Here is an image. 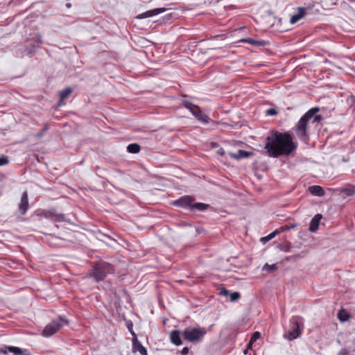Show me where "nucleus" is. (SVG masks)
<instances>
[{
	"label": "nucleus",
	"instance_id": "ea45409f",
	"mask_svg": "<svg viewBox=\"0 0 355 355\" xmlns=\"http://www.w3.org/2000/svg\"><path fill=\"white\" fill-rule=\"evenodd\" d=\"M15 355H29V354L26 353V350L22 349L21 352L20 354H15Z\"/></svg>",
	"mask_w": 355,
	"mask_h": 355
},
{
	"label": "nucleus",
	"instance_id": "473e14b6",
	"mask_svg": "<svg viewBox=\"0 0 355 355\" xmlns=\"http://www.w3.org/2000/svg\"><path fill=\"white\" fill-rule=\"evenodd\" d=\"M351 351L349 349L343 348L338 354V355H350Z\"/></svg>",
	"mask_w": 355,
	"mask_h": 355
},
{
	"label": "nucleus",
	"instance_id": "ddd939ff",
	"mask_svg": "<svg viewBox=\"0 0 355 355\" xmlns=\"http://www.w3.org/2000/svg\"><path fill=\"white\" fill-rule=\"evenodd\" d=\"M309 191L315 196L322 197L324 195V191L320 186L313 185L308 188Z\"/></svg>",
	"mask_w": 355,
	"mask_h": 355
},
{
	"label": "nucleus",
	"instance_id": "6ab92c4d",
	"mask_svg": "<svg viewBox=\"0 0 355 355\" xmlns=\"http://www.w3.org/2000/svg\"><path fill=\"white\" fill-rule=\"evenodd\" d=\"M318 111L319 109L318 107L311 108L308 112H306L301 118L304 119V120L309 122V121L311 119Z\"/></svg>",
	"mask_w": 355,
	"mask_h": 355
},
{
	"label": "nucleus",
	"instance_id": "2f4dec72",
	"mask_svg": "<svg viewBox=\"0 0 355 355\" xmlns=\"http://www.w3.org/2000/svg\"><path fill=\"white\" fill-rule=\"evenodd\" d=\"M9 162V159L6 156L0 157V166H3Z\"/></svg>",
	"mask_w": 355,
	"mask_h": 355
},
{
	"label": "nucleus",
	"instance_id": "dca6fc26",
	"mask_svg": "<svg viewBox=\"0 0 355 355\" xmlns=\"http://www.w3.org/2000/svg\"><path fill=\"white\" fill-rule=\"evenodd\" d=\"M321 218V216L319 214L315 215L312 220H311L309 225V231L311 232H315L318 228V225L320 220Z\"/></svg>",
	"mask_w": 355,
	"mask_h": 355
},
{
	"label": "nucleus",
	"instance_id": "393cba45",
	"mask_svg": "<svg viewBox=\"0 0 355 355\" xmlns=\"http://www.w3.org/2000/svg\"><path fill=\"white\" fill-rule=\"evenodd\" d=\"M260 336L261 334L259 331L254 332L249 341V345H252V343L255 342L257 339H259Z\"/></svg>",
	"mask_w": 355,
	"mask_h": 355
},
{
	"label": "nucleus",
	"instance_id": "c85d7f7f",
	"mask_svg": "<svg viewBox=\"0 0 355 355\" xmlns=\"http://www.w3.org/2000/svg\"><path fill=\"white\" fill-rule=\"evenodd\" d=\"M53 218L55 221H58V222L67 221V219L65 218L64 214H55L53 216Z\"/></svg>",
	"mask_w": 355,
	"mask_h": 355
},
{
	"label": "nucleus",
	"instance_id": "412c9836",
	"mask_svg": "<svg viewBox=\"0 0 355 355\" xmlns=\"http://www.w3.org/2000/svg\"><path fill=\"white\" fill-rule=\"evenodd\" d=\"M338 318L342 322H345L349 320V314L345 310L342 309L338 313Z\"/></svg>",
	"mask_w": 355,
	"mask_h": 355
},
{
	"label": "nucleus",
	"instance_id": "c9c22d12",
	"mask_svg": "<svg viewBox=\"0 0 355 355\" xmlns=\"http://www.w3.org/2000/svg\"><path fill=\"white\" fill-rule=\"evenodd\" d=\"M352 344L353 345V347H349L348 349L350 348V351L352 352H355V339L352 340Z\"/></svg>",
	"mask_w": 355,
	"mask_h": 355
},
{
	"label": "nucleus",
	"instance_id": "423d86ee",
	"mask_svg": "<svg viewBox=\"0 0 355 355\" xmlns=\"http://www.w3.org/2000/svg\"><path fill=\"white\" fill-rule=\"evenodd\" d=\"M183 106L188 109L197 120L204 123H207L209 122V118L208 116L202 114L198 106L193 105L191 102L188 101H183Z\"/></svg>",
	"mask_w": 355,
	"mask_h": 355
},
{
	"label": "nucleus",
	"instance_id": "4be33fe9",
	"mask_svg": "<svg viewBox=\"0 0 355 355\" xmlns=\"http://www.w3.org/2000/svg\"><path fill=\"white\" fill-rule=\"evenodd\" d=\"M140 146L137 144H129L127 147V150L130 153H137L140 151Z\"/></svg>",
	"mask_w": 355,
	"mask_h": 355
},
{
	"label": "nucleus",
	"instance_id": "7ed1b4c3",
	"mask_svg": "<svg viewBox=\"0 0 355 355\" xmlns=\"http://www.w3.org/2000/svg\"><path fill=\"white\" fill-rule=\"evenodd\" d=\"M67 324L68 321L67 320L62 317H58L44 327L42 335L44 337H50Z\"/></svg>",
	"mask_w": 355,
	"mask_h": 355
},
{
	"label": "nucleus",
	"instance_id": "f257e3e1",
	"mask_svg": "<svg viewBox=\"0 0 355 355\" xmlns=\"http://www.w3.org/2000/svg\"><path fill=\"white\" fill-rule=\"evenodd\" d=\"M296 147L293 142L292 137L287 132H271L266 138L265 149L268 155L272 157H278L282 155H288Z\"/></svg>",
	"mask_w": 355,
	"mask_h": 355
},
{
	"label": "nucleus",
	"instance_id": "72a5a7b5",
	"mask_svg": "<svg viewBox=\"0 0 355 355\" xmlns=\"http://www.w3.org/2000/svg\"><path fill=\"white\" fill-rule=\"evenodd\" d=\"M219 294L220 295L227 296L230 295V291L225 288H222L220 291Z\"/></svg>",
	"mask_w": 355,
	"mask_h": 355
},
{
	"label": "nucleus",
	"instance_id": "f03ea898",
	"mask_svg": "<svg viewBox=\"0 0 355 355\" xmlns=\"http://www.w3.org/2000/svg\"><path fill=\"white\" fill-rule=\"evenodd\" d=\"M114 270L115 268L113 265L101 261L94 263L92 268L89 271L88 275L95 282H98L103 281L107 275L114 273Z\"/></svg>",
	"mask_w": 355,
	"mask_h": 355
},
{
	"label": "nucleus",
	"instance_id": "aec40b11",
	"mask_svg": "<svg viewBox=\"0 0 355 355\" xmlns=\"http://www.w3.org/2000/svg\"><path fill=\"white\" fill-rule=\"evenodd\" d=\"M72 92V89L67 87L60 92V101L58 105H60L62 101L68 97V96Z\"/></svg>",
	"mask_w": 355,
	"mask_h": 355
},
{
	"label": "nucleus",
	"instance_id": "5701e85b",
	"mask_svg": "<svg viewBox=\"0 0 355 355\" xmlns=\"http://www.w3.org/2000/svg\"><path fill=\"white\" fill-rule=\"evenodd\" d=\"M279 233V231L278 230H275L273 232L270 233V234H268L267 236H265V237H263L261 238V241L265 243H266L267 241L271 240L272 239H273L277 234H278Z\"/></svg>",
	"mask_w": 355,
	"mask_h": 355
},
{
	"label": "nucleus",
	"instance_id": "20e7f679",
	"mask_svg": "<svg viewBox=\"0 0 355 355\" xmlns=\"http://www.w3.org/2000/svg\"><path fill=\"white\" fill-rule=\"evenodd\" d=\"M206 331L201 328L187 327L183 333V337L185 340L190 342H198L205 335Z\"/></svg>",
	"mask_w": 355,
	"mask_h": 355
},
{
	"label": "nucleus",
	"instance_id": "a878e982",
	"mask_svg": "<svg viewBox=\"0 0 355 355\" xmlns=\"http://www.w3.org/2000/svg\"><path fill=\"white\" fill-rule=\"evenodd\" d=\"M343 194L349 196H353L355 194V188L354 187H349L343 190Z\"/></svg>",
	"mask_w": 355,
	"mask_h": 355
},
{
	"label": "nucleus",
	"instance_id": "f3484780",
	"mask_svg": "<svg viewBox=\"0 0 355 355\" xmlns=\"http://www.w3.org/2000/svg\"><path fill=\"white\" fill-rule=\"evenodd\" d=\"M242 41L257 46H263L268 44V42L265 40H255L250 37L243 39Z\"/></svg>",
	"mask_w": 355,
	"mask_h": 355
},
{
	"label": "nucleus",
	"instance_id": "79ce46f5",
	"mask_svg": "<svg viewBox=\"0 0 355 355\" xmlns=\"http://www.w3.org/2000/svg\"><path fill=\"white\" fill-rule=\"evenodd\" d=\"M320 119V116H316L315 119H314V121H319Z\"/></svg>",
	"mask_w": 355,
	"mask_h": 355
},
{
	"label": "nucleus",
	"instance_id": "2eb2a0df",
	"mask_svg": "<svg viewBox=\"0 0 355 355\" xmlns=\"http://www.w3.org/2000/svg\"><path fill=\"white\" fill-rule=\"evenodd\" d=\"M170 339L171 343L175 345H180L182 344L180 334L178 330H173L171 332Z\"/></svg>",
	"mask_w": 355,
	"mask_h": 355
},
{
	"label": "nucleus",
	"instance_id": "6e6552de",
	"mask_svg": "<svg viewBox=\"0 0 355 355\" xmlns=\"http://www.w3.org/2000/svg\"><path fill=\"white\" fill-rule=\"evenodd\" d=\"M308 126V121L304 120V119L300 118V121H298L296 127H295V132L297 136L304 139L305 137H307L306 134V129Z\"/></svg>",
	"mask_w": 355,
	"mask_h": 355
},
{
	"label": "nucleus",
	"instance_id": "9b49d317",
	"mask_svg": "<svg viewBox=\"0 0 355 355\" xmlns=\"http://www.w3.org/2000/svg\"><path fill=\"white\" fill-rule=\"evenodd\" d=\"M306 15V8L298 7L297 8V13L293 15L290 19V23L294 24L304 17Z\"/></svg>",
	"mask_w": 355,
	"mask_h": 355
},
{
	"label": "nucleus",
	"instance_id": "9d476101",
	"mask_svg": "<svg viewBox=\"0 0 355 355\" xmlns=\"http://www.w3.org/2000/svg\"><path fill=\"white\" fill-rule=\"evenodd\" d=\"M167 9L166 8H155V9H153V10H148L145 12H143L140 15H139L137 18V19H145V18H148V17H153V16H155V15H157L160 13H162V12H164L165 11H166Z\"/></svg>",
	"mask_w": 355,
	"mask_h": 355
},
{
	"label": "nucleus",
	"instance_id": "4468645a",
	"mask_svg": "<svg viewBox=\"0 0 355 355\" xmlns=\"http://www.w3.org/2000/svg\"><path fill=\"white\" fill-rule=\"evenodd\" d=\"M228 155L232 158L239 159L242 158L249 157L252 155V153L249 151L239 150L237 153H228Z\"/></svg>",
	"mask_w": 355,
	"mask_h": 355
},
{
	"label": "nucleus",
	"instance_id": "cd10ccee",
	"mask_svg": "<svg viewBox=\"0 0 355 355\" xmlns=\"http://www.w3.org/2000/svg\"><path fill=\"white\" fill-rule=\"evenodd\" d=\"M8 350L10 352H12L15 354H20L21 352L22 349L17 347H7Z\"/></svg>",
	"mask_w": 355,
	"mask_h": 355
},
{
	"label": "nucleus",
	"instance_id": "58836bf2",
	"mask_svg": "<svg viewBox=\"0 0 355 355\" xmlns=\"http://www.w3.org/2000/svg\"><path fill=\"white\" fill-rule=\"evenodd\" d=\"M289 230H291V227H289V225H284V226L282 227L281 232H284V231H287Z\"/></svg>",
	"mask_w": 355,
	"mask_h": 355
},
{
	"label": "nucleus",
	"instance_id": "4c0bfd02",
	"mask_svg": "<svg viewBox=\"0 0 355 355\" xmlns=\"http://www.w3.org/2000/svg\"><path fill=\"white\" fill-rule=\"evenodd\" d=\"M189 353V348L187 347H185L182 350V355H187Z\"/></svg>",
	"mask_w": 355,
	"mask_h": 355
},
{
	"label": "nucleus",
	"instance_id": "a211bd4d",
	"mask_svg": "<svg viewBox=\"0 0 355 355\" xmlns=\"http://www.w3.org/2000/svg\"><path fill=\"white\" fill-rule=\"evenodd\" d=\"M209 207V205L202 202H192L191 210H197L200 211H205Z\"/></svg>",
	"mask_w": 355,
	"mask_h": 355
},
{
	"label": "nucleus",
	"instance_id": "a18cd8bd",
	"mask_svg": "<svg viewBox=\"0 0 355 355\" xmlns=\"http://www.w3.org/2000/svg\"><path fill=\"white\" fill-rule=\"evenodd\" d=\"M252 345H249V343L248 344V348H250L251 347Z\"/></svg>",
	"mask_w": 355,
	"mask_h": 355
},
{
	"label": "nucleus",
	"instance_id": "a19ab883",
	"mask_svg": "<svg viewBox=\"0 0 355 355\" xmlns=\"http://www.w3.org/2000/svg\"><path fill=\"white\" fill-rule=\"evenodd\" d=\"M211 146H212V147H214V148H215V147H218V144H217V143H211Z\"/></svg>",
	"mask_w": 355,
	"mask_h": 355
},
{
	"label": "nucleus",
	"instance_id": "7c9ffc66",
	"mask_svg": "<svg viewBox=\"0 0 355 355\" xmlns=\"http://www.w3.org/2000/svg\"><path fill=\"white\" fill-rule=\"evenodd\" d=\"M47 130H48V126L46 125L44 126V128H43V129H42L40 132H38V133L35 135V137H36L37 138H39V139H40V138H42V137H43V135L46 133V132Z\"/></svg>",
	"mask_w": 355,
	"mask_h": 355
},
{
	"label": "nucleus",
	"instance_id": "c03bdc74",
	"mask_svg": "<svg viewBox=\"0 0 355 355\" xmlns=\"http://www.w3.org/2000/svg\"><path fill=\"white\" fill-rule=\"evenodd\" d=\"M67 6L68 8H70V7H71V4H70V3H67Z\"/></svg>",
	"mask_w": 355,
	"mask_h": 355
},
{
	"label": "nucleus",
	"instance_id": "f8f14e48",
	"mask_svg": "<svg viewBox=\"0 0 355 355\" xmlns=\"http://www.w3.org/2000/svg\"><path fill=\"white\" fill-rule=\"evenodd\" d=\"M132 351L134 352H139L141 355H147L146 349L138 341L137 337L132 339Z\"/></svg>",
	"mask_w": 355,
	"mask_h": 355
},
{
	"label": "nucleus",
	"instance_id": "bb28decb",
	"mask_svg": "<svg viewBox=\"0 0 355 355\" xmlns=\"http://www.w3.org/2000/svg\"><path fill=\"white\" fill-rule=\"evenodd\" d=\"M230 301L236 302L241 297V294L239 292H234L232 293H230Z\"/></svg>",
	"mask_w": 355,
	"mask_h": 355
},
{
	"label": "nucleus",
	"instance_id": "e433bc0d",
	"mask_svg": "<svg viewBox=\"0 0 355 355\" xmlns=\"http://www.w3.org/2000/svg\"><path fill=\"white\" fill-rule=\"evenodd\" d=\"M128 329L131 332L132 335L134 336V338L137 337L135 333L132 330V324H131L130 326H128Z\"/></svg>",
	"mask_w": 355,
	"mask_h": 355
},
{
	"label": "nucleus",
	"instance_id": "1a4fd4ad",
	"mask_svg": "<svg viewBox=\"0 0 355 355\" xmlns=\"http://www.w3.org/2000/svg\"><path fill=\"white\" fill-rule=\"evenodd\" d=\"M29 208L28 193L24 191L21 197V201L19 205V211L21 215H24Z\"/></svg>",
	"mask_w": 355,
	"mask_h": 355
},
{
	"label": "nucleus",
	"instance_id": "b1692460",
	"mask_svg": "<svg viewBox=\"0 0 355 355\" xmlns=\"http://www.w3.org/2000/svg\"><path fill=\"white\" fill-rule=\"evenodd\" d=\"M277 269V264H272L269 265L268 263H266L263 267V270H267L268 272H272L274 270H276Z\"/></svg>",
	"mask_w": 355,
	"mask_h": 355
},
{
	"label": "nucleus",
	"instance_id": "37998d69",
	"mask_svg": "<svg viewBox=\"0 0 355 355\" xmlns=\"http://www.w3.org/2000/svg\"><path fill=\"white\" fill-rule=\"evenodd\" d=\"M296 226H297L296 224H293V225H290L289 227H291V229H293V228L295 227Z\"/></svg>",
	"mask_w": 355,
	"mask_h": 355
},
{
	"label": "nucleus",
	"instance_id": "39448f33",
	"mask_svg": "<svg viewBox=\"0 0 355 355\" xmlns=\"http://www.w3.org/2000/svg\"><path fill=\"white\" fill-rule=\"evenodd\" d=\"M290 325L289 330L284 334V337L288 340H293L300 337L302 334L300 318L293 317L290 320Z\"/></svg>",
	"mask_w": 355,
	"mask_h": 355
},
{
	"label": "nucleus",
	"instance_id": "f704fd0d",
	"mask_svg": "<svg viewBox=\"0 0 355 355\" xmlns=\"http://www.w3.org/2000/svg\"><path fill=\"white\" fill-rule=\"evenodd\" d=\"M217 154L220 156H223V155H225V152L223 148H219L217 150Z\"/></svg>",
	"mask_w": 355,
	"mask_h": 355
},
{
	"label": "nucleus",
	"instance_id": "0eeeda50",
	"mask_svg": "<svg viewBox=\"0 0 355 355\" xmlns=\"http://www.w3.org/2000/svg\"><path fill=\"white\" fill-rule=\"evenodd\" d=\"M194 201L193 198L190 196H184L179 199L174 200L172 205L175 207H180L182 208H188L191 210L192 202Z\"/></svg>",
	"mask_w": 355,
	"mask_h": 355
},
{
	"label": "nucleus",
	"instance_id": "c756f323",
	"mask_svg": "<svg viewBox=\"0 0 355 355\" xmlns=\"http://www.w3.org/2000/svg\"><path fill=\"white\" fill-rule=\"evenodd\" d=\"M266 114L268 116H275L277 114V111L275 108H270L266 110Z\"/></svg>",
	"mask_w": 355,
	"mask_h": 355
}]
</instances>
